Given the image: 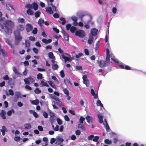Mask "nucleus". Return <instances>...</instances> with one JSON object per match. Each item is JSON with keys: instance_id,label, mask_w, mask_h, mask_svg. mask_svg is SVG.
<instances>
[{"instance_id": "obj_9", "label": "nucleus", "mask_w": 146, "mask_h": 146, "mask_svg": "<svg viewBox=\"0 0 146 146\" xmlns=\"http://www.w3.org/2000/svg\"><path fill=\"white\" fill-rule=\"evenodd\" d=\"M24 29V27L23 25H19L17 27V30L15 31H23Z\"/></svg>"}, {"instance_id": "obj_45", "label": "nucleus", "mask_w": 146, "mask_h": 146, "mask_svg": "<svg viewBox=\"0 0 146 146\" xmlns=\"http://www.w3.org/2000/svg\"><path fill=\"white\" fill-rule=\"evenodd\" d=\"M50 98L54 99L55 100H57V99H58V97L56 96L55 95L52 94H50Z\"/></svg>"}, {"instance_id": "obj_38", "label": "nucleus", "mask_w": 146, "mask_h": 146, "mask_svg": "<svg viewBox=\"0 0 146 146\" xmlns=\"http://www.w3.org/2000/svg\"><path fill=\"white\" fill-rule=\"evenodd\" d=\"M34 92L36 94H39L41 92V91L38 88H36Z\"/></svg>"}, {"instance_id": "obj_37", "label": "nucleus", "mask_w": 146, "mask_h": 146, "mask_svg": "<svg viewBox=\"0 0 146 146\" xmlns=\"http://www.w3.org/2000/svg\"><path fill=\"white\" fill-rule=\"evenodd\" d=\"M76 28L74 26L71 27L70 29V32L72 33H74L76 31Z\"/></svg>"}, {"instance_id": "obj_26", "label": "nucleus", "mask_w": 146, "mask_h": 146, "mask_svg": "<svg viewBox=\"0 0 146 146\" xmlns=\"http://www.w3.org/2000/svg\"><path fill=\"white\" fill-rule=\"evenodd\" d=\"M31 102L33 104L36 105L39 104V101L38 100L36 99L35 100L31 101Z\"/></svg>"}, {"instance_id": "obj_6", "label": "nucleus", "mask_w": 146, "mask_h": 146, "mask_svg": "<svg viewBox=\"0 0 146 146\" xmlns=\"http://www.w3.org/2000/svg\"><path fill=\"white\" fill-rule=\"evenodd\" d=\"M75 35L80 37L83 38L85 35V33L84 31L81 30L76 31L75 33Z\"/></svg>"}, {"instance_id": "obj_58", "label": "nucleus", "mask_w": 146, "mask_h": 146, "mask_svg": "<svg viewBox=\"0 0 146 146\" xmlns=\"http://www.w3.org/2000/svg\"><path fill=\"white\" fill-rule=\"evenodd\" d=\"M60 75L62 78H64L65 76L63 70H62L60 72Z\"/></svg>"}, {"instance_id": "obj_44", "label": "nucleus", "mask_w": 146, "mask_h": 146, "mask_svg": "<svg viewBox=\"0 0 146 146\" xmlns=\"http://www.w3.org/2000/svg\"><path fill=\"white\" fill-rule=\"evenodd\" d=\"M74 21V22H76V25H78V23L77 22V18L75 16H72L71 18Z\"/></svg>"}, {"instance_id": "obj_52", "label": "nucleus", "mask_w": 146, "mask_h": 146, "mask_svg": "<svg viewBox=\"0 0 146 146\" xmlns=\"http://www.w3.org/2000/svg\"><path fill=\"white\" fill-rule=\"evenodd\" d=\"M38 30L36 28H35L32 31V33L34 34H36L37 33Z\"/></svg>"}, {"instance_id": "obj_64", "label": "nucleus", "mask_w": 146, "mask_h": 146, "mask_svg": "<svg viewBox=\"0 0 146 146\" xmlns=\"http://www.w3.org/2000/svg\"><path fill=\"white\" fill-rule=\"evenodd\" d=\"M25 46L27 47H28L30 46V44L29 41H26L25 43Z\"/></svg>"}, {"instance_id": "obj_39", "label": "nucleus", "mask_w": 146, "mask_h": 146, "mask_svg": "<svg viewBox=\"0 0 146 146\" xmlns=\"http://www.w3.org/2000/svg\"><path fill=\"white\" fill-rule=\"evenodd\" d=\"M5 41L9 45L11 46H12V43L11 41L7 38H5Z\"/></svg>"}, {"instance_id": "obj_43", "label": "nucleus", "mask_w": 146, "mask_h": 146, "mask_svg": "<svg viewBox=\"0 0 146 146\" xmlns=\"http://www.w3.org/2000/svg\"><path fill=\"white\" fill-rule=\"evenodd\" d=\"M25 8H27L33 9V5L30 4H27L25 6Z\"/></svg>"}, {"instance_id": "obj_13", "label": "nucleus", "mask_w": 146, "mask_h": 146, "mask_svg": "<svg viewBox=\"0 0 146 146\" xmlns=\"http://www.w3.org/2000/svg\"><path fill=\"white\" fill-rule=\"evenodd\" d=\"M116 136H117V133L113 131L110 129V137L112 138L113 139V138L115 137Z\"/></svg>"}, {"instance_id": "obj_2", "label": "nucleus", "mask_w": 146, "mask_h": 146, "mask_svg": "<svg viewBox=\"0 0 146 146\" xmlns=\"http://www.w3.org/2000/svg\"><path fill=\"white\" fill-rule=\"evenodd\" d=\"M14 23L11 20H6L3 24L0 23V26L4 29L5 32L8 35H10L12 32V28L14 26Z\"/></svg>"}, {"instance_id": "obj_12", "label": "nucleus", "mask_w": 146, "mask_h": 146, "mask_svg": "<svg viewBox=\"0 0 146 146\" xmlns=\"http://www.w3.org/2000/svg\"><path fill=\"white\" fill-rule=\"evenodd\" d=\"M110 4L112 5L111 6H112L113 7H116L117 5V1L115 0H113L112 1L110 0Z\"/></svg>"}, {"instance_id": "obj_17", "label": "nucleus", "mask_w": 146, "mask_h": 146, "mask_svg": "<svg viewBox=\"0 0 146 146\" xmlns=\"http://www.w3.org/2000/svg\"><path fill=\"white\" fill-rule=\"evenodd\" d=\"M40 85H41V86H46V87H48L49 85L46 82H45L43 80H41V82Z\"/></svg>"}, {"instance_id": "obj_18", "label": "nucleus", "mask_w": 146, "mask_h": 146, "mask_svg": "<svg viewBox=\"0 0 146 146\" xmlns=\"http://www.w3.org/2000/svg\"><path fill=\"white\" fill-rule=\"evenodd\" d=\"M32 5L33 9L34 10L36 11L38 9V5L35 2L33 3Z\"/></svg>"}, {"instance_id": "obj_62", "label": "nucleus", "mask_w": 146, "mask_h": 146, "mask_svg": "<svg viewBox=\"0 0 146 146\" xmlns=\"http://www.w3.org/2000/svg\"><path fill=\"white\" fill-rule=\"evenodd\" d=\"M84 52L86 55H88L89 54V52L88 50L86 48L85 49Z\"/></svg>"}, {"instance_id": "obj_61", "label": "nucleus", "mask_w": 146, "mask_h": 146, "mask_svg": "<svg viewBox=\"0 0 146 146\" xmlns=\"http://www.w3.org/2000/svg\"><path fill=\"white\" fill-rule=\"evenodd\" d=\"M64 118L65 121H70V119L67 115H65L64 116Z\"/></svg>"}, {"instance_id": "obj_53", "label": "nucleus", "mask_w": 146, "mask_h": 146, "mask_svg": "<svg viewBox=\"0 0 146 146\" xmlns=\"http://www.w3.org/2000/svg\"><path fill=\"white\" fill-rule=\"evenodd\" d=\"M56 104L58 105H60L62 104V102L59 100V98L55 100Z\"/></svg>"}, {"instance_id": "obj_57", "label": "nucleus", "mask_w": 146, "mask_h": 146, "mask_svg": "<svg viewBox=\"0 0 146 146\" xmlns=\"http://www.w3.org/2000/svg\"><path fill=\"white\" fill-rule=\"evenodd\" d=\"M112 11L113 13L115 14L117 12V9L116 7H113L112 8Z\"/></svg>"}, {"instance_id": "obj_5", "label": "nucleus", "mask_w": 146, "mask_h": 146, "mask_svg": "<svg viewBox=\"0 0 146 146\" xmlns=\"http://www.w3.org/2000/svg\"><path fill=\"white\" fill-rule=\"evenodd\" d=\"M15 38V44H18L20 41L22 39V37L21 36L20 33L18 31H15L14 32Z\"/></svg>"}, {"instance_id": "obj_50", "label": "nucleus", "mask_w": 146, "mask_h": 146, "mask_svg": "<svg viewBox=\"0 0 146 146\" xmlns=\"http://www.w3.org/2000/svg\"><path fill=\"white\" fill-rule=\"evenodd\" d=\"M108 41V36L107 35H106L105 37V43H104V46L105 47V48L106 47V46L107 45V42Z\"/></svg>"}, {"instance_id": "obj_20", "label": "nucleus", "mask_w": 146, "mask_h": 146, "mask_svg": "<svg viewBox=\"0 0 146 146\" xmlns=\"http://www.w3.org/2000/svg\"><path fill=\"white\" fill-rule=\"evenodd\" d=\"M86 120H87L88 123H90V121L92 122V121L93 119V118L92 117H91L88 115H87L86 116Z\"/></svg>"}, {"instance_id": "obj_49", "label": "nucleus", "mask_w": 146, "mask_h": 146, "mask_svg": "<svg viewBox=\"0 0 146 146\" xmlns=\"http://www.w3.org/2000/svg\"><path fill=\"white\" fill-rule=\"evenodd\" d=\"M20 139V136H15L14 138L15 140L17 142L19 141Z\"/></svg>"}, {"instance_id": "obj_24", "label": "nucleus", "mask_w": 146, "mask_h": 146, "mask_svg": "<svg viewBox=\"0 0 146 146\" xmlns=\"http://www.w3.org/2000/svg\"><path fill=\"white\" fill-rule=\"evenodd\" d=\"M113 143L114 144H116L118 141H120V140L117 138V136H116L115 137L113 138Z\"/></svg>"}, {"instance_id": "obj_47", "label": "nucleus", "mask_w": 146, "mask_h": 146, "mask_svg": "<svg viewBox=\"0 0 146 146\" xmlns=\"http://www.w3.org/2000/svg\"><path fill=\"white\" fill-rule=\"evenodd\" d=\"M33 50L36 54H37L38 53V50L36 48L34 47L33 48Z\"/></svg>"}, {"instance_id": "obj_33", "label": "nucleus", "mask_w": 146, "mask_h": 146, "mask_svg": "<svg viewBox=\"0 0 146 146\" xmlns=\"http://www.w3.org/2000/svg\"><path fill=\"white\" fill-rule=\"evenodd\" d=\"M85 119L83 117L81 116L79 119V123H83L84 121L85 120Z\"/></svg>"}, {"instance_id": "obj_16", "label": "nucleus", "mask_w": 146, "mask_h": 146, "mask_svg": "<svg viewBox=\"0 0 146 146\" xmlns=\"http://www.w3.org/2000/svg\"><path fill=\"white\" fill-rule=\"evenodd\" d=\"M52 41V40L51 39H48V40H47L45 38H43L42 40V41L43 42L45 43L46 44H47L48 43H50Z\"/></svg>"}, {"instance_id": "obj_60", "label": "nucleus", "mask_w": 146, "mask_h": 146, "mask_svg": "<svg viewBox=\"0 0 146 146\" xmlns=\"http://www.w3.org/2000/svg\"><path fill=\"white\" fill-rule=\"evenodd\" d=\"M9 95L11 96H13L14 93L13 90L12 89H9Z\"/></svg>"}, {"instance_id": "obj_36", "label": "nucleus", "mask_w": 146, "mask_h": 146, "mask_svg": "<svg viewBox=\"0 0 146 146\" xmlns=\"http://www.w3.org/2000/svg\"><path fill=\"white\" fill-rule=\"evenodd\" d=\"M96 104L97 106H100L101 107H103V105L101 103V101L99 100H98L96 103Z\"/></svg>"}, {"instance_id": "obj_32", "label": "nucleus", "mask_w": 146, "mask_h": 146, "mask_svg": "<svg viewBox=\"0 0 146 146\" xmlns=\"http://www.w3.org/2000/svg\"><path fill=\"white\" fill-rule=\"evenodd\" d=\"M63 35L64 38L65 40H69V36L67 33Z\"/></svg>"}, {"instance_id": "obj_10", "label": "nucleus", "mask_w": 146, "mask_h": 146, "mask_svg": "<svg viewBox=\"0 0 146 146\" xmlns=\"http://www.w3.org/2000/svg\"><path fill=\"white\" fill-rule=\"evenodd\" d=\"M77 127L78 129H81L83 131H85L86 130V128L83 123L78 124L77 125Z\"/></svg>"}, {"instance_id": "obj_30", "label": "nucleus", "mask_w": 146, "mask_h": 146, "mask_svg": "<svg viewBox=\"0 0 146 146\" xmlns=\"http://www.w3.org/2000/svg\"><path fill=\"white\" fill-rule=\"evenodd\" d=\"M48 56L49 58L50 59H54L55 58V57L54 56L53 53L52 52H50L48 53Z\"/></svg>"}, {"instance_id": "obj_7", "label": "nucleus", "mask_w": 146, "mask_h": 146, "mask_svg": "<svg viewBox=\"0 0 146 146\" xmlns=\"http://www.w3.org/2000/svg\"><path fill=\"white\" fill-rule=\"evenodd\" d=\"M50 114L49 120L50 122L53 124L56 117L54 115V114L52 111H50Z\"/></svg>"}, {"instance_id": "obj_11", "label": "nucleus", "mask_w": 146, "mask_h": 146, "mask_svg": "<svg viewBox=\"0 0 146 146\" xmlns=\"http://www.w3.org/2000/svg\"><path fill=\"white\" fill-rule=\"evenodd\" d=\"M98 30L95 28L92 29L91 31V33L92 36H96L97 35Z\"/></svg>"}, {"instance_id": "obj_55", "label": "nucleus", "mask_w": 146, "mask_h": 146, "mask_svg": "<svg viewBox=\"0 0 146 146\" xmlns=\"http://www.w3.org/2000/svg\"><path fill=\"white\" fill-rule=\"evenodd\" d=\"M44 117L46 118H47L48 117V114L46 112L44 111L43 112V114Z\"/></svg>"}, {"instance_id": "obj_56", "label": "nucleus", "mask_w": 146, "mask_h": 146, "mask_svg": "<svg viewBox=\"0 0 146 146\" xmlns=\"http://www.w3.org/2000/svg\"><path fill=\"white\" fill-rule=\"evenodd\" d=\"M83 56V54L82 53H80L78 54H76V58H79L80 57L82 56Z\"/></svg>"}, {"instance_id": "obj_42", "label": "nucleus", "mask_w": 146, "mask_h": 146, "mask_svg": "<svg viewBox=\"0 0 146 146\" xmlns=\"http://www.w3.org/2000/svg\"><path fill=\"white\" fill-rule=\"evenodd\" d=\"M42 74L40 73H38L37 75V78L38 80L42 79Z\"/></svg>"}, {"instance_id": "obj_35", "label": "nucleus", "mask_w": 146, "mask_h": 146, "mask_svg": "<svg viewBox=\"0 0 146 146\" xmlns=\"http://www.w3.org/2000/svg\"><path fill=\"white\" fill-rule=\"evenodd\" d=\"M63 91L64 93L66 95V96H69V91L66 89H63Z\"/></svg>"}, {"instance_id": "obj_4", "label": "nucleus", "mask_w": 146, "mask_h": 146, "mask_svg": "<svg viewBox=\"0 0 146 146\" xmlns=\"http://www.w3.org/2000/svg\"><path fill=\"white\" fill-rule=\"evenodd\" d=\"M24 81L25 84L27 85L25 86V88L29 90H32L31 88L28 85L30 84V82L31 83L35 82V80L34 78L30 76L28 78L24 79Z\"/></svg>"}, {"instance_id": "obj_3", "label": "nucleus", "mask_w": 146, "mask_h": 146, "mask_svg": "<svg viewBox=\"0 0 146 146\" xmlns=\"http://www.w3.org/2000/svg\"><path fill=\"white\" fill-rule=\"evenodd\" d=\"M108 47L106 48V57L105 60H103L98 61V63L99 66L101 67H104L109 65L110 62V50Z\"/></svg>"}, {"instance_id": "obj_28", "label": "nucleus", "mask_w": 146, "mask_h": 146, "mask_svg": "<svg viewBox=\"0 0 146 146\" xmlns=\"http://www.w3.org/2000/svg\"><path fill=\"white\" fill-rule=\"evenodd\" d=\"M44 21L43 19H40L38 21V24L40 26H42V23H44Z\"/></svg>"}, {"instance_id": "obj_31", "label": "nucleus", "mask_w": 146, "mask_h": 146, "mask_svg": "<svg viewBox=\"0 0 146 146\" xmlns=\"http://www.w3.org/2000/svg\"><path fill=\"white\" fill-rule=\"evenodd\" d=\"M51 78L54 81V82L57 84L59 83V81L55 76H52L51 77Z\"/></svg>"}, {"instance_id": "obj_40", "label": "nucleus", "mask_w": 146, "mask_h": 146, "mask_svg": "<svg viewBox=\"0 0 146 146\" xmlns=\"http://www.w3.org/2000/svg\"><path fill=\"white\" fill-rule=\"evenodd\" d=\"M13 71L17 75L19 74H20L17 70L16 68L15 67H13Z\"/></svg>"}, {"instance_id": "obj_15", "label": "nucleus", "mask_w": 146, "mask_h": 146, "mask_svg": "<svg viewBox=\"0 0 146 146\" xmlns=\"http://www.w3.org/2000/svg\"><path fill=\"white\" fill-rule=\"evenodd\" d=\"M98 117L99 119L98 121L100 123H103V119L102 115L100 114H98Z\"/></svg>"}, {"instance_id": "obj_34", "label": "nucleus", "mask_w": 146, "mask_h": 146, "mask_svg": "<svg viewBox=\"0 0 146 146\" xmlns=\"http://www.w3.org/2000/svg\"><path fill=\"white\" fill-rule=\"evenodd\" d=\"M52 66L53 70H57L58 67V66L55 64H53Z\"/></svg>"}, {"instance_id": "obj_29", "label": "nucleus", "mask_w": 146, "mask_h": 146, "mask_svg": "<svg viewBox=\"0 0 146 146\" xmlns=\"http://www.w3.org/2000/svg\"><path fill=\"white\" fill-rule=\"evenodd\" d=\"M27 13L28 15H33V11L30 9H29L27 10Z\"/></svg>"}, {"instance_id": "obj_41", "label": "nucleus", "mask_w": 146, "mask_h": 146, "mask_svg": "<svg viewBox=\"0 0 146 146\" xmlns=\"http://www.w3.org/2000/svg\"><path fill=\"white\" fill-rule=\"evenodd\" d=\"M83 82L86 84L87 86H88L89 82L88 79H87V80H83Z\"/></svg>"}, {"instance_id": "obj_23", "label": "nucleus", "mask_w": 146, "mask_h": 146, "mask_svg": "<svg viewBox=\"0 0 146 146\" xmlns=\"http://www.w3.org/2000/svg\"><path fill=\"white\" fill-rule=\"evenodd\" d=\"M17 21L19 23H24L25 22V19L23 18L19 17L17 19Z\"/></svg>"}, {"instance_id": "obj_21", "label": "nucleus", "mask_w": 146, "mask_h": 146, "mask_svg": "<svg viewBox=\"0 0 146 146\" xmlns=\"http://www.w3.org/2000/svg\"><path fill=\"white\" fill-rule=\"evenodd\" d=\"M2 129L1 130V132H2V134L3 135H4L5 134V131H7V129L5 127V126L2 127Z\"/></svg>"}, {"instance_id": "obj_19", "label": "nucleus", "mask_w": 146, "mask_h": 146, "mask_svg": "<svg viewBox=\"0 0 146 146\" xmlns=\"http://www.w3.org/2000/svg\"><path fill=\"white\" fill-rule=\"evenodd\" d=\"M1 46L0 45V52H1L3 56L4 57H6L7 56V52L3 49L1 48Z\"/></svg>"}, {"instance_id": "obj_14", "label": "nucleus", "mask_w": 146, "mask_h": 146, "mask_svg": "<svg viewBox=\"0 0 146 146\" xmlns=\"http://www.w3.org/2000/svg\"><path fill=\"white\" fill-rule=\"evenodd\" d=\"M6 114V112L3 110L1 111V112L0 113V116L4 119H6V117L5 115Z\"/></svg>"}, {"instance_id": "obj_27", "label": "nucleus", "mask_w": 146, "mask_h": 146, "mask_svg": "<svg viewBox=\"0 0 146 146\" xmlns=\"http://www.w3.org/2000/svg\"><path fill=\"white\" fill-rule=\"evenodd\" d=\"M25 128L30 129L31 127V125L29 123H25L24 125Z\"/></svg>"}, {"instance_id": "obj_54", "label": "nucleus", "mask_w": 146, "mask_h": 146, "mask_svg": "<svg viewBox=\"0 0 146 146\" xmlns=\"http://www.w3.org/2000/svg\"><path fill=\"white\" fill-rule=\"evenodd\" d=\"M99 139V137L98 136H95L94 138L93 139V141L94 142H97Z\"/></svg>"}, {"instance_id": "obj_25", "label": "nucleus", "mask_w": 146, "mask_h": 146, "mask_svg": "<svg viewBox=\"0 0 146 146\" xmlns=\"http://www.w3.org/2000/svg\"><path fill=\"white\" fill-rule=\"evenodd\" d=\"M48 83L49 84V85L53 88L56 89V86L55 85L54 83H53L52 81H50L48 82Z\"/></svg>"}, {"instance_id": "obj_48", "label": "nucleus", "mask_w": 146, "mask_h": 146, "mask_svg": "<svg viewBox=\"0 0 146 146\" xmlns=\"http://www.w3.org/2000/svg\"><path fill=\"white\" fill-rule=\"evenodd\" d=\"M40 13L39 11H37L35 13V17L36 18L40 16Z\"/></svg>"}, {"instance_id": "obj_46", "label": "nucleus", "mask_w": 146, "mask_h": 146, "mask_svg": "<svg viewBox=\"0 0 146 146\" xmlns=\"http://www.w3.org/2000/svg\"><path fill=\"white\" fill-rule=\"evenodd\" d=\"M57 123L59 125H61L62 123V120L60 118H58L56 119Z\"/></svg>"}, {"instance_id": "obj_59", "label": "nucleus", "mask_w": 146, "mask_h": 146, "mask_svg": "<svg viewBox=\"0 0 146 146\" xmlns=\"http://www.w3.org/2000/svg\"><path fill=\"white\" fill-rule=\"evenodd\" d=\"M93 40L94 39L92 37L90 38L88 40V43L90 44H91L93 42Z\"/></svg>"}, {"instance_id": "obj_1", "label": "nucleus", "mask_w": 146, "mask_h": 146, "mask_svg": "<svg viewBox=\"0 0 146 146\" xmlns=\"http://www.w3.org/2000/svg\"><path fill=\"white\" fill-rule=\"evenodd\" d=\"M110 58L112 61L118 65L119 68L127 70H134L129 66L125 65L116 58L113 54L110 51Z\"/></svg>"}, {"instance_id": "obj_8", "label": "nucleus", "mask_w": 146, "mask_h": 146, "mask_svg": "<svg viewBox=\"0 0 146 146\" xmlns=\"http://www.w3.org/2000/svg\"><path fill=\"white\" fill-rule=\"evenodd\" d=\"M25 28L26 31L27 32H29L32 30L33 27L31 24L28 23L26 25Z\"/></svg>"}, {"instance_id": "obj_63", "label": "nucleus", "mask_w": 146, "mask_h": 146, "mask_svg": "<svg viewBox=\"0 0 146 146\" xmlns=\"http://www.w3.org/2000/svg\"><path fill=\"white\" fill-rule=\"evenodd\" d=\"M53 31L56 33H59V30L56 28L54 27L53 28Z\"/></svg>"}, {"instance_id": "obj_22", "label": "nucleus", "mask_w": 146, "mask_h": 146, "mask_svg": "<svg viewBox=\"0 0 146 146\" xmlns=\"http://www.w3.org/2000/svg\"><path fill=\"white\" fill-rule=\"evenodd\" d=\"M46 11L50 14L53 13V12L52 10V8L50 7H48L46 8Z\"/></svg>"}, {"instance_id": "obj_51", "label": "nucleus", "mask_w": 146, "mask_h": 146, "mask_svg": "<svg viewBox=\"0 0 146 146\" xmlns=\"http://www.w3.org/2000/svg\"><path fill=\"white\" fill-rule=\"evenodd\" d=\"M66 29L68 31L71 27V25L70 24H68L66 25Z\"/></svg>"}]
</instances>
